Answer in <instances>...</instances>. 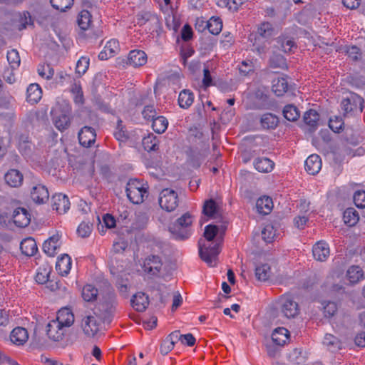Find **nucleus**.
<instances>
[{
	"mask_svg": "<svg viewBox=\"0 0 365 365\" xmlns=\"http://www.w3.org/2000/svg\"><path fill=\"white\" fill-rule=\"evenodd\" d=\"M218 230L217 225H207L205 227L204 237L207 241V244L201 245L200 242H199V254L200 258L210 267L216 266L217 256L220 252V245L212 242Z\"/></svg>",
	"mask_w": 365,
	"mask_h": 365,
	"instance_id": "obj_1",
	"label": "nucleus"
},
{
	"mask_svg": "<svg viewBox=\"0 0 365 365\" xmlns=\"http://www.w3.org/2000/svg\"><path fill=\"white\" fill-rule=\"evenodd\" d=\"M126 195L133 204H140L148 196V185L143 180L130 179L126 185Z\"/></svg>",
	"mask_w": 365,
	"mask_h": 365,
	"instance_id": "obj_2",
	"label": "nucleus"
},
{
	"mask_svg": "<svg viewBox=\"0 0 365 365\" xmlns=\"http://www.w3.org/2000/svg\"><path fill=\"white\" fill-rule=\"evenodd\" d=\"M281 313L288 319L295 318L299 314V307L295 297L291 293L282 295L279 299Z\"/></svg>",
	"mask_w": 365,
	"mask_h": 365,
	"instance_id": "obj_3",
	"label": "nucleus"
},
{
	"mask_svg": "<svg viewBox=\"0 0 365 365\" xmlns=\"http://www.w3.org/2000/svg\"><path fill=\"white\" fill-rule=\"evenodd\" d=\"M159 205L167 212L175 210L178 205V194L173 190L163 189L160 193Z\"/></svg>",
	"mask_w": 365,
	"mask_h": 365,
	"instance_id": "obj_4",
	"label": "nucleus"
},
{
	"mask_svg": "<svg viewBox=\"0 0 365 365\" xmlns=\"http://www.w3.org/2000/svg\"><path fill=\"white\" fill-rule=\"evenodd\" d=\"M364 100L356 93H351L350 96L342 100L341 108L346 113H361L363 111Z\"/></svg>",
	"mask_w": 365,
	"mask_h": 365,
	"instance_id": "obj_5",
	"label": "nucleus"
},
{
	"mask_svg": "<svg viewBox=\"0 0 365 365\" xmlns=\"http://www.w3.org/2000/svg\"><path fill=\"white\" fill-rule=\"evenodd\" d=\"M101 323L98 317L93 314H86L81 320L83 333L89 337H93L100 330Z\"/></svg>",
	"mask_w": 365,
	"mask_h": 365,
	"instance_id": "obj_6",
	"label": "nucleus"
},
{
	"mask_svg": "<svg viewBox=\"0 0 365 365\" xmlns=\"http://www.w3.org/2000/svg\"><path fill=\"white\" fill-rule=\"evenodd\" d=\"M61 235L56 232L44 241L43 250L49 257H54L59 251L61 246Z\"/></svg>",
	"mask_w": 365,
	"mask_h": 365,
	"instance_id": "obj_7",
	"label": "nucleus"
},
{
	"mask_svg": "<svg viewBox=\"0 0 365 365\" xmlns=\"http://www.w3.org/2000/svg\"><path fill=\"white\" fill-rule=\"evenodd\" d=\"M67 329L58 321L53 319L47 325V335L51 339L59 341L63 339Z\"/></svg>",
	"mask_w": 365,
	"mask_h": 365,
	"instance_id": "obj_8",
	"label": "nucleus"
},
{
	"mask_svg": "<svg viewBox=\"0 0 365 365\" xmlns=\"http://www.w3.org/2000/svg\"><path fill=\"white\" fill-rule=\"evenodd\" d=\"M70 201L68 196L62 193H56L51 197V207L59 214H64L70 209Z\"/></svg>",
	"mask_w": 365,
	"mask_h": 365,
	"instance_id": "obj_9",
	"label": "nucleus"
},
{
	"mask_svg": "<svg viewBox=\"0 0 365 365\" xmlns=\"http://www.w3.org/2000/svg\"><path fill=\"white\" fill-rule=\"evenodd\" d=\"M162 265L163 263L159 256L151 255L145 259L143 269L145 272L153 276H156L160 273Z\"/></svg>",
	"mask_w": 365,
	"mask_h": 365,
	"instance_id": "obj_10",
	"label": "nucleus"
},
{
	"mask_svg": "<svg viewBox=\"0 0 365 365\" xmlns=\"http://www.w3.org/2000/svg\"><path fill=\"white\" fill-rule=\"evenodd\" d=\"M78 138L82 146L89 148L96 142V133L92 127L84 126L78 132Z\"/></svg>",
	"mask_w": 365,
	"mask_h": 365,
	"instance_id": "obj_11",
	"label": "nucleus"
},
{
	"mask_svg": "<svg viewBox=\"0 0 365 365\" xmlns=\"http://www.w3.org/2000/svg\"><path fill=\"white\" fill-rule=\"evenodd\" d=\"M31 197L36 204H44L48 200L49 192L46 186L38 184L32 187Z\"/></svg>",
	"mask_w": 365,
	"mask_h": 365,
	"instance_id": "obj_12",
	"label": "nucleus"
},
{
	"mask_svg": "<svg viewBox=\"0 0 365 365\" xmlns=\"http://www.w3.org/2000/svg\"><path fill=\"white\" fill-rule=\"evenodd\" d=\"M303 120L304 128L309 133H313L319 126V115L315 110L310 109L304 113Z\"/></svg>",
	"mask_w": 365,
	"mask_h": 365,
	"instance_id": "obj_13",
	"label": "nucleus"
},
{
	"mask_svg": "<svg viewBox=\"0 0 365 365\" xmlns=\"http://www.w3.org/2000/svg\"><path fill=\"white\" fill-rule=\"evenodd\" d=\"M12 219L14 223L19 227H25L31 222V215L23 207H17L14 210Z\"/></svg>",
	"mask_w": 365,
	"mask_h": 365,
	"instance_id": "obj_14",
	"label": "nucleus"
},
{
	"mask_svg": "<svg viewBox=\"0 0 365 365\" xmlns=\"http://www.w3.org/2000/svg\"><path fill=\"white\" fill-rule=\"evenodd\" d=\"M312 253L316 260L320 262L326 261L330 253L329 246L324 241H319L313 246Z\"/></svg>",
	"mask_w": 365,
	"mask_h": 365,
	"instance_id": "obj_15",
	"label": "nucleus"
},
{
	"mask_svg": "<svg viewBox=\"0 0 365 365\" xmlns=\"http://www.w3.org/2000/svg\"><path fill=\"white\" fill-rule=\"evenodd\" d=\"M147 61V54L142 50H132L128 53V63L135 68L145 65Z\"/></svg>",
	"mask_w": 365,
	"mask_h": 365,
	"instance_id": "obj_16",
	"label": "nucleus"
},
{
	"mask_svg": "<svg viewBox=\"0 0 365 365\" xmlns=\"http://www.w3.org/2000/svg\"><path fill=\"white\" fill-rule=\"evenodd\" d=\"M4 180L11 187H19L23 183L24 175L17 169H10L5 173Z\"/></svg>",
	"mask_w": 365,
	"mask_h": 365,
	"instance_id": "obj_17",
	"label": "nucleus"
},
{
	"mask_svg": "<svg viewBox=\"0 0 365 365\" xmlns=\"http://www.w3.org/2000/svg\"><path fill=\"white\" fill-rule=\"evenodd\" d=\"M322 160L317 154L310 155L304 162L305 170L310 175L317 174L322 168Z\"/></svg>",
	"mask_w": 365,
	"mask_h": 365,
	"instance_id": "obj_18",
	"label": "nucleus"
},
{
	"mask_svg": "<svg viewBox=\"0 0 365 365\" xmlns=\"http://www.w3.org/2000/svg\"><path fill=\"white\" fill-rule=\"evenodd\" d=\"M72 266L71 257L64 254L58 257L56 263V269L61 276H66L70 272Z\"/></svg>",
	"mask_w": 365,
	"mask_h": 365,
	"instance_id": "obj_19",
	"label": "nucleus"
},
{
	"mask_svg": "<svg viewBox=\"0 0 365 365\" xmlns=\"http://www.w3.org/2000/svg\"><path fill=\"white\" fill-rule=\"evenodd\" d=\"M130 303L137 312H144L149 305L148 296L143 292H138L133 296Z\"/></svg>",
	"mask_w": 365,
	"mask_h": 365,
	"instance_id": "obj_20",
	"label": "nucleus"
},
{
	"mask_svg": "<svg viewBox=\"0 0 365 365\" xmlns=\"http://www.w3.org/2000/svg\"><path fill=\"white\" fill-rule=\"evenodd\" d=\"M56 320L58 321L66 328L71 327L74 323V314L68 307H63L58 310Z\"/></svg>",
	"mask_w": 365,
	"mask_h": 365,
	"instance_id": "obj_21",
	"label": "nucleus"
},
{
	"mask_svg": "<svg viewBox=\"0 0 365 365\" xmlns=\"http://www.w3.org/2000/svg\"><path fill=\"white\" fill-rule=\"evenodd\" d=\"M42 98V90L38 83H31L26 90V101L31 104L37 103Z\"/></svg>",
	"mask_w": 365,
	"mask_h": 365,
	"instance_id": "obj_22",
	"label": "nucleus"
},
{
	"mask_svg": "<svg viewBox=\"0 0 365 365\" xmlns=\"http://www.w3.org/2000/svg\"><path fill=\"white\" fill-rule=\"evenodd\" d=\"M346 277L350 284H355L364 278L362 269L358 265H352L346 271Z\"/></svg>",
	"mask_w": 365,
	"mask_h": 365,
	"instance_id": "obj_23",
	"label": "nucleus"
},
{
	"mask_svg": "<svg viewBox=\"0 0 365 365\" xmlns=\"http://www.w3.org/2000/svg\"><path fill=\"white\" fill-rule=\"evenodd\" d=\"M29 334L27 330L21 327L14 328L10 334V339L14 344L22 345L27 341Z\"/></svg>",
	"mask_w": 365,
	"mask_h": 365,
	"instance_id": "obj_24",
	"label": "nucleus"
},
{
	"mask_svg": "<svg viewBox=\"0 0 365 365\" xmlns=\"http://www.w3.org/2000/svg\"><path fill=\"white\" fill-rule=\"evenodd\" d=\"M254 167L259 173H267L273 170L274 163L267 158H257L254 160Z\"/></svg>",
	"mask_w": 365,
	"mask_h": 365,
	"instance_id": "obj_25",
	"label": "nucleus"
},
{
	"mask_svg": "<svg viewBox=\"0 0 365 365\" xmlns=\"http://www.w3.org/2000/svg\"><path fill=\"white\" fill-rule=\"evenodd\" d=\"M194 93L189 89H183L178 95V102L181 108L187 109L193 103Z\"/></svg>",
	"mask_w": 365,
	"mask_h": 365,
	"instance_id": "obj_26",
	"label": "nucleus"
},
{
	"mask_svg": "<svg viewBox=\"0 0 365 365\" xmlns=\"http://www.w3.org/2000/svg\"><path fill=\"white\" fill-rule=\"evenodd\" d=\"M52 267L48 263H43L38 267L35 275V280L38 284H43L48 282Z\"/></svg>",
	"mask_w": 365,
	"mask_h": 365,
	"instance_id": "obj_27",
	"label": "nucleus"
},
{
	"mask_svg": "<svg viewBox=\"0 0 365 365\" xmlns=\"http://www.w3.org/2000/svg\"><path fill=\"white\" fill-rule=\"evenodd\" d=\"M103 306H106L109 309L110 312H113L117 304L116 294L113 288L108 284L106 288V292L103 296Z\"/></svg>",
	"mask_w": 365,
	"mask_h": 365,
	"instance_id": "obj_28",
	"label": "nucleus"
},
{
	"mask_svg": "<svg viewBox=\"0 0 365 365\" xmlns=\"http://www.w3.org/2000/svg\"><path fill=\"white\" fill-rule=\"evenodd\" d=\"M20 249L21 252L26 256H33L38 251L36 242L32 237L24 239L21 242Z\"/></svg>",
	"mask_w": 365,
	"mask_h": 365,
	"instance_id": "obj_29",
	"label": "nucleus"
},
{
	"mask_svg": "<svg viewBox=\"0 0 365 365\" xmlns=\"http://www.w3.org/2000/svg\"><path fill=\"white\" fill-rule=\"evenodd\" d=\"M257 212L262 215L269 214L273 208V202L271 197L263 196L259 197L256 202Z\"/></svg>",
	"mask_w": 365,
	"mask_h": 365,
	"instance_id": "obj_30",
	"label": "nucleus"
},
{
	"mask_svg": "<svg viewBox=\"0 0 365 365\" xmlns=\"http://www.w3.org/2000/svg\"><path fill=\"white\" fill-rule=\"evenodd\" d=\"M177 336L178 331H173L162 342L160 346V351L163 355L168 354L174 349L175 344L178 342Z\"/></svg>",
	"mask_w": 365,
	"mask_h": 365,
	"instance_id": "obj_31",
	"label": "nucleus"
},
{
	"mask_svg": "<svg viewBox=\"0 0 365 365\" xmlns=\"http://www.w3.org/2000/svg\"><path fill=\"white\" fill-rule=\"evenodd\" d=\"M289 338V332L284 327L276 328L272 334L273 342L279 346H283Z\"/></svg>",
	"mask_w": 365,
	"mask_h": 365,
	"instance_id": "obj_32",
	"label": "nucleus"
},
{
	"mask_svg": "<svg viewBox=\"0 0 365 365\" xmlns=\"http://www.w3.org/2000/svg\"><path fill=\"white\" fill-rule=\"evenodd\" d=\"M272 90L277 96H282L288 90V82L285 77L277 78L272 81Z\"/></svg>",
	"mask_w": 365,
	"mask_h": 365,
	"instance_id": "obj_33",
	"label": "nucleus"
},
{
	"mask_svg": "<svg viewBox=\"0 0 365 365\" xmlns=\"http://www.w3.org/2000/svg\"><path fill=\"white\" fill-rule=\"evenodd\" d=\"M255 274L258 281L266 282L271 277V267L268 264H259L256 267Z\"/></svg>",
	"mask_w": 365,
	"mask_h": 365,
	"instance_id": "obj_34",
	"label": "nucleus"
},
{
	"mask_svg": "<svg viewBox=\"0 0 365 365\" xmlns=\"http://www.w3.org/2000/svg\"><path fill=\"white\" fill-rule=\"evenodd\" d=\"M279 123V118L277 115L267 113L262 115L260 124L264 129H274Z\"/></svg>",
	"mask_w": 365,
	"mask_h": 365,
	"instance_id": "obj_35",
	"label": "nucleus"
},
{
	"mask_svg": "<svg viewBox=\"0 0 365 365\" xmlns=\"http://www.w3.org/2000/svg\"><path fill=\"white\" fill-rule=\"evenodd\" d=\"M151 122L153 130L158 134L165 133L169 123L168 119L163 115H157Z\"/></svg>",
	"mask_w": 365,
	"mask_h": 365,
	"instance_id": "obj_36",
	"label": "nucleus"
},
{
	"mask_svg": "<svg viewBox=\"0 0 365 365\" xmlns=\"http://www.w3.org/2000/svg\"><path fill=\"white\" fill-rule=\"evenodd\" d=\"M98 295V289L92 284H87L82 289L81 296L86 302H90L96 301Z\"/></svg>",
	"mask_w": 365,
	"mask_h": 365,
	"instance_id": "obj_37",
	"label": "nucleus"
},
{
	"mask_svg": "<svg viewBox=\"0 0 365 365\" xmlns=\"http://www.w3.org/2000/svg\"><path fill=\"white\" fill-rule=\"evenodd\" d=\"M344 223L349 226H354L359 220V216L357 211L352 207L347 208L343 214Z\"/></svg>",
	"mask_w": 365,
	"mask_h": 365,
	"instance_id": "obj_38",
	"label": "nucleus"
},
{
	"mask_svg": "<svg viewBox=\"0 0 365 365\" xmlns=\"http://www.w3.org/2000/svg\"><path fill=\"white\" fill-rule=\"evenodd\" d=\"M77 21L81 29L86 31L92 24V15L88 10H82L78 16Z\"/></svg>",
	"mask_w": 365,
	"mask_h": 365,
	"instance_id": "obj_39",
	"label": "nucleus"
},
{
	"mask_svg": "<svg viewBox=\"0 0 365 365\" xmlns=\"http://www.w3.org/2000/svg\"><path fill=\"white\" fill-rule=\"evenodd\" d=\"M217 6L229 11H237L243 4L244 0H215Z\"/></svg>",
	"mask_w": 365,
	"mask_h": 365,
	"instance_id": "obj_40",
	"label": "nucleus"
},
{
	"mask_svg": "<svg viewBox=\"0 0 365 365\" xmlns=\"http://www.w3.org/2000/svg\"><path fill=\"white\" fill-rule=\"evenodd\" d=\"M144 149L148 151H155L158 149V140L153 134H148L144 137L142 140Z\"/></svg>",
	"mask_w": 365,
	"mask_h": 365,
	"instance_id": "obj_41",
	"label": "nucleus"
},
{
	"mask_svg": "<svg viewBox=\"0 0 365 365\" xmlns=\"http://www.w3.org/2000/svg\"><path fill=\"white\" fill-rule=\"evenodd\" d=\"M207 26L210 34L217 35L222 31V21L218 16H212L209 20H207Z\"/></svg>",
	"mask_w": 365,
	"mask_h": 365,
	"instance_id": "obj_42",
	"label": "nucleus"
},
{
	"mask_svg": "<svg viewBox=\"0 0 365 365\" xmlns=\"http://www.w3.org/2000/svg\"><path fill=\"white\" fill-rule=\"evenodd\" d=\"M53 123L58 130L63 131L70 126L71 119L68 115L62 113L53 118Z\"/></svg>",
	"mask_w": 365,
	"mask_h": 365,
	"instance_id": "obj_43",
	"label": "nucleus"
},
{
	"mask_svg": "<svg viewBox=\"0 0 365 365\" xmlns=\"http://www.w3.org/2000/svg\"><path fill=\"white\" fill-rule=\"evenodd\" d=\"M31 143L28 135L21 134L19 136L17 147L21 154L26 155L31 150Z\"/></svg>",
	"mask_w": 365,
	"mask_h": 365,
	"instance_id": "obj_44",
	"label": "nucleus"
},
{
	"mask_svg": "<svg viewBox=\"0 0 365 365\" xmlns=\"http://www.w3.org/2000/svg\"><path fill=\"white\" fill-rule=\"evenodd\" d=\"M269 66L273 68H288L285 58L280 54H273L269 59Z\"/></svg>",
	"mask_w": 365,
	"mask_h": 365,
	"instance_id": "obj_45",
	"label": "nucleus"
},
{
	"mask_svg": "<svg viewBox=\"0 0 365 365\" xmlns=\"http://www.w3.org/2000/svg\"><path fill=\"white\" fill-rule=\"evenodd\" d=\"M283 115L289 121H295L299 118L300 113L296 106L287 105L283 109Z\"/></svg>",
	"mask_w": 365,
	"mask_h": 365,
	"instance_id": "obj_46",
	"label": "nucleus"
},
{
	"mask_svg": "<svg viewBox=\"0 0 365 365\" xmlns=\"http://www.w3.org/2000/svg\"><path fill=\"white\" fill-rule=\"evenodd\" d=\"M18 23L17 26L19 31L25 29L28 26H34V21L29 11H24L19 15Z\"/></svg>",
	"mask_w": 365,
	"mask_h": 365,
	"instance_id": "obj_47",
	"label": "nucleus"
},
{
	"mask_svg": "<svg viewBox=\"0 0 365 365\" xmlns=\"http://www.w3.org/2000/svg\"><path fill=\"white\" fill-rule=\"evenodd\" d=\"M90 65V59L88 56H81L76 63V73L78 76H83L88 70Z\"/></svg>",
	"mask_w": 365,
	"mask_h": 365,
	"instance_id": "obj_48",
	"label": "nucleus"
},
{
	"mask_svg": "<svg viewBox=\"0 0 365 365\" xmlns=\"http://www.w3.org/2000/svg\"><path fill=\"white\" fill-rule=\"evenodd\" d=\"M50 2L56 10L66 11L73 6L74 0H50Z\"/></svg>",
	"mask_w": 365,
	"mask_h": 365,
	"instance_id": "obj_49",
	"label": "nucleus"
},
{
	"mask_svg": "<svg viewBox=\"0 0 365 365\" xmlns=\"http://www.w3.org/2000/svg\"><path fill=\"white\" fill-rule=\"evenodd\" d=\"M38 74L43 79L49 80L54 74L53 68L49 64H40L37 68Z\"/></svg>",
	"mask_w": 365,
	"mask_h": 365,
	"instance_id": "obj_50",
	"label": "nucleus"
},
{
	"mask_svg": "<svg viewBox=\"0 0 365 365\" xmlns=\"http://www.w3.org/2000/svg\"><path fill=\"white\" fill-rule=\"evenodd\" d=\"M192 216L189 212H186L176 220L174 226L178 229L183 227L187 228L192 225Z\"/></svg>",
	"mask_w": 365,
	"mask_h": 365,
	"instance_id": "obj_51",
	"label": "nucleus"
},
{
	"mask_svg": "<svg viewBox=\"0 0 365 365\" xmlns=\"http://www.w3.org/2000/svg\"><path fill=\"white\" fill-rule=\"evenodd\" d=\"M255 70V64L252 60L246 59L241 62L239 66V72L241 76H246L250 73H253Z\"/></svg>",
	"mask_w": 365,
	"mask_h": 365,
	"instance_id": "obj_52",
	"label": "nucleus"
},
{
	"mask_svg": "<svg viewBox=\"0 0 365 365\" xmlns=\"http://www.w3.org/2000/svg\"><path fill=\"white\" fill-rule=\"evenodd\" d=\"M276 236V230L270 225H266L262 230V237L266 242H272Z\"/></svg>",
	"mask_w": 365,
	"mask_h": 365,
	"instance_id": "obj_53",
	"label": "nucleus"
},
{
	"mask_svg": "<svg viewBox=\"0 0 365 365\" xmlns=\"http://www.w3.org/2000/svg\"><path fill=\"white\" fill-rule=\"evenodd\" d=\"M217 212V205L214 200L210 199L204 202L202 212L207 217H213Z\"/></svg>",
	"mask_w": 365,
	"mask_h": 365,
	"instance_id": "obj_54",
	"label": "nucleus"
},
{
	"mask_svg": "<svg viewBox=\"0 0 365 365\" xmlns=\"http://www.w3.org/2000/svg\"><path fill=\"white\" fill-rule=\"evenodd\" d=\"M6 57L7 61L12 68H16L19 66L21 59L19 52L16 49L8 51Z\"/></svg>",
	"mask_w": 365,
	"mask_h": 365,
	"instance_id": "obj_55",
	"label": "nucleus"
},
{
	"mask_svg": "<svg viewBox=\"0 0 365 365\" xmlns=\"http://www.w3.org/2000/svg\"><path fill=\"white\" fill-rule=\"evenodd\" d=\"M323 344L326 345L328 349L334 351L335 349H340V342L339 339L332 334H325L323 340Z\"/></svg>",
	"mask_w": 365,
	"mask_h": 365,
	"instance_id": "obj_56",
	"label": "nucleus"
},
{
	"mask_svg": "<svg viewBox=\"0 0 365 365\" xmlns=\"http://www.w3.org/2000/svg\"><path fill=\"white\" fill-rule=\"evenodd\" d=\"M273 31L272 26L268 22L262 23L257 29L259 37L266 38L272 36Z\"/></svg>",
	"mask_w": 365,
	"mask_h": 365,
	"instance_id": "obj_57",
	"label": "nucleus"
},
{
	"mask_svg": "<svg viewBox=\"0 0 365 365\" xmlns=\"http://www.w3.org/2000/svg\"><path fill=\"white\" fill-rule=\"evenodd\" d=\"M104 48H106V51H108L110 56H114L118 53L120 50L119 41L115 38L109 40Z\"/></svg>",
	"mask_w": 365,
	"mask_h": 365,
	"instance_id": "obj_58",
	"label": "nucleus"
},
{
	"mask_svg": "<svg viewBox=\"0 0 365 365\" xmlns=\"http://www.w3.org/2000/svg\"><path fill=\"white\" fill-rule=\"evenodd\" d=\"M178 341H180L182 344L186 345L187 346H192L195 345L196 342V339L192 334L187 333L185 334H181L179 331H178Z\"/></svg>",
	"mask_w": 365,
	"mask_h": 365,
	"instance_id": "obj_59",
	"label": "nucleus"
},
{
	"mask_svg": "<svg viewBox=\"0 0 365 365\" xmlns=\"http://www.w3.org/2000/svg\"><path fill=\"white\" fill-rule=\"evenodd\" d=\"M344 121L341 117L334 116L329 121V127L334 133H340L343 128Z\"/></svg>",
	"mask_w": 365,
	"mask_h": 365,
	"instance_id": "obj_60",
	"label": "nucleus"
},
{
	"mask_svg": "<svg viewBox=\"0 0 365 365\" xmlns=\"http://www.w3.org/2000/svg\"><path fill=\"white\" fill-rule=\"evenodd\" d=\"M93 225L89 222H82L77 228V233L81 237H87L92 231Z\"/></svg>",
	"mask_w": 365,
	"mask_h": 365,
	"instance_id": "obj_61",
	"label": "nucleus"
},
{
	"mask_svg": "<svg viewBox=\"0 0 365 365\" xmlns=\"http://www.w3.org/2000/svg\"><path fill=\"white\" fill-rule=\"evenodd\" d=\"M354 202L359 208L365 207V190H357L354 195Z\"/></svg>",
	"mask_w": 365,
	"mask_h": 365,
	"instance_id": "obj_62",
	"label": "nucleus"
},
{
	"mask_svg": "<svg viewBox=\"0 0 365 365\" xmlns=\"http://www.w3.org/2000/svg\"><path fill=\"white\" fill-rule=\"evenodd\" d=\"M337 311V305L334 302H327L323 307V312L325 317H333Z\"/></svg>",
	"mask_w": 365,
	"mask_h": 365,
	"instance_id": "obj_63",
	"label": "nucleus"
},
{
	"mask_svg": "<svg viewBox=\"0 0 365 365\" xmlns=\"http://www.w3.org/2000/svg\"><path fill=\"white\" fill-rule=\"evenodd\" d=\"M142 115L146 120L152 121L157 116V112L153 106H145L142 111Z\"/></svg>",
	"mask_w": 365,
	"mask_h": 365,
	"instance_id": "obj_64",
	"label": "nucleus"
}]
</instances>
